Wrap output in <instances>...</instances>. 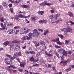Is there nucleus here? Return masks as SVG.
Wrapping results in <instances>:
<instances>
[{
    "label": "nucleus",
    "mask_w": 74,
    "mask_h": 74,
    "mask_svg": "<svg viewBox=\"0 0 74 74\" xmlns=\"http://www.w3.org/2000/svg\"><path fill=\"white\" fill-rule=\"evenodd\" d=\"M14 24L13 23H10L8 25V26H12Z\"/></svg>",
    "instance_id": "nucleus-39"
},
{
    "label": "nucleus",
    "mask_w": 74,
    "mask_h": 74,
    "mask_svg": "<svg viewBox=\"0 0 74 74\" xmlns=\"http://www.w3.org/2000/svg\"><path fill=\"white\" fill-rule=\"evenodd\" d=\"M33 32L32 33H30L29 34V36L31 38H32V36L33 37H37L40 34L39 32H38L37 29H35L33 31Z\"/></svg>",
    "instance_id": "nucleus-1"
},
{
    "label": "nucleus",
    "mask_w": 74,
    "mask_h": 74,
    "mask_svg": "<svg viewBox=\"0 0 74 74\" xmlns=\"http://www.w3.org/2000/svg\"><path fill=\"white\" fill-rule=\"evenodd\" d=\"M18 16L19 18H25V16H24L23 15L21 14H19Z\"/></svg>",
    "instance_id": "nucleus-18"
},
{
    "label": "nucleus",
    "mask_w": 74,
    "mask_h": 74,
    "mask_svg": "<svg viewBox=\"0 0 74 74\" xmlns=\"http://www.w3.org/2000/svg\"><path fill=\"white\" fill-rule=\"evenodd\" d=\"M14 56H22V54H21V51H20L18 52H16V53H14Z\"/></svg>",
    "instance_id": "nucleus-4"
},
{
    "label": "nucleus",
    "mask_w": 74,
    "mask_h": 74,
    "mask_svg": "<svg viewBox=\"0 0 74 74\" xmlns=\"http://www.w3.org/2000/svg\"><path fill=\"white\" fill-rule=\"evenodd\" d=\"M60 32H64L66 33H67V29L66 28H64L60 29Z\"/></svg>",
    "instance_id": "nucleus-7"
},
{
    "label": "nucleus",
    "mask_w": 74,
    "mask_h": 74,
    "mask_svg": "<svg viewBox=\"0 0 74 74\" xmlns=\"http://www.w3.org/2000/svg\"><path fill=\"white\" fill-rule=\"evenodd\" d=\"M3 30H7V27H6V24H4L3 27Z\"/></svg>",
    "instance_id": "nucleus-15"
},
{
    "label": "nucleus",
    "mask_w": 74,
    "mask_h": 74,
    "mask_svg": "<svg viewBox=\"0 0 74 74\" xmlns=\"http://www.w3.org/2000/svg\"><path fill=\"white\" fill-rule=\"evenodd\" d=\"M18 71H19L20 72L22 73L23 71V69L21 68H19L18 69Z\"/></svg>",
    "instance_id": "nucleus-38"
},
{
    "label": "nucleus",
    "mask_w": 74,
    "mask_h": 74,
    "mask_svg": "<svg viewBox=\"0 0 74 74\" xmlns=\"http://www.w3.org/2000/svg\"><path fill=\"white\" fill-rule=\"evenodd\" d=\"M68 15H69L70 16H71V17L73 16V13H72V12H69L68 13Z\"/></svg>",
    "instance_id": "nucleus-28"
},
{
    "label": "nucleus",
    "mask_w": 74,
    "mask_h": 74,
    "mask_svg": "<svg viewBox=\"0 0 74 74\" xmlns=\"http://www.w3.org/2000/svg\"><path fill=\"white\" fill-rule=\"evenodd\" d=\"M64 50V49H58V52H63V51Z\"/></svg>",
    "instance_id": "nucleus-31"
},
{
    "label": "nucleus",
    "mask_w": 74,
    "mask_h": 74,
    "mask_svg": "<svg viewBox=\"0 0 74 74\" xmlns=\"http://www.w3.org/2000/svg\"><path fill=\"white\" fill-rule=\"evenodd\" d=\"M63 56H63V55L60 56V58H61V60H63V59H64L63 58Z\"/></svg>",
    "instance_id": "nucleus-56"
},
{
    "label": "nucleus",
    "mask_w": 74,
    "mask_h": 74,
    "mask_svg": "<svg viewBox=\"0 0 74 74\" xmlns=\"http://www.w3.org/2000/svg\"><path fill=\"white\" fill-rule=\"evenodd\" d=\"M70 32V33H72L73 31H72V29L70 28H68L67 29V32Z\"/></svg>",
    "instance_id": "nucleus-12"
},
{
    "label": "nucleus",
    "mask_w": 74,
    "mask_h": 74,
    "mask_svg": "<svg viewBox=\"0 0 74 74\" xmlns=\"http://www.w3.org/2000/svg\"><path fill=\"white\" fill-rule=\"evenodd\" d=\"M18 14H22V13H23V14H26V13L25 12H23L21 11H20V12H18Z\"/></svg>",
    "instance_id": "nucleus-55"
},
{
    "label": "nucleus",
    "mask_w": 74,
    "mask_h": 74,
    "mask_svg": "<svg viewBox=\"0 0 74 74\" xmlns=\"http://www.w3.org/2000/svg\"><path fill=\"white\" fill-rule=\"evenodd\" d=\"M45 53L46 55H47V56H49L50 57L51 56H53V55H52V54L48 53H47V51H45Z\"/></svg>",
    "instance_id": "nucleus-13"
},
{
    "label": "nucleus",
    "mask_w": 74,
    "mask_h": 74,
    "mask_svg": "<svg viewBox=\"0 0 74 74\" xmlns=\"http://www.w3.org/2000/svg\"><path fill=\"white\" fill-rule=\"evenodd\" d=\"M14 10L13 9V8H10V10L11 11L12 13L13 12V10Z\"/></svg>",
    "instance_id": "nucleus-54"
},
{
    "label": "nucleus",
    "mask_w": 74,
    "mask_h": 74,
    "mask_svg": "<svg viewBox=\"0 0 74 74\" xmlns=\"http://www.w3.org/2000/svg\"><path fill=\"white\" fill-rule=\"evenodd\" d=\"M56 48H60L61 47V46H57V45H56L55 46Z\"/></svg>",
    "instance_id": "nucleus-42"
},
{
    "label": "nucleus",
    "mask_w": 74,
    "mask_h": 74,
    "mask_svg": "<svg viewBox=\"0 0 74 74\" xmlns=\"http://www.w3.org/2000/svg\"><path fill=\"white\" fill-rule=\"evenodd\" d=\"M38 30H39V31H40V32H43V30L40 29H38Z\"/></svg>",
    "instance_id": "nucleus-57"
},
{
    "label": "nucleus",
    "mask_w": 74,
    "mask_h": 74,
    "mask_svg": "<svg viewBox=\"0 0 74 74\" xmlns=\"http://www.w3.org/2000/svg\"><path fill=\"white\" fill-rule=\"evenodd\" d=\"M3 5L4 7H5V8H7V7H8L7 3L6 2H4L3 3Z\"/></svg>",
    "instance_id": "nucleus-17"
},
{
    "label": "nucleus",
    "mask_w": 74,
    "mask_h": 74,
    "mask_svg": "<svg viewBox=\"0 0 74 74\" xmlns=\"http://www.w3.org/2000/svg\"><path fill=\"white\" fill-rule=\"evenodd\" d=\"M71 23L72 25H74V22H73L72 21H69L68 22H66V23Z\"/></svg>",
    "instance_id": "nucleus-27"
},
{
    "label": "nucleus",
    "mask_w": 74,
    "mask_h": 74,
    "mask_svg": "<svg viewBox=\"0 0 74 74\" xmlns=\"http://www.w3.org/2000/svg\"><path fill=\"white\" fill-rule=\"evenodd\" d=\"M25 18H29V17H30V15H28L27 16H25Z\"/></svg>",
    "instance_id": "nucleus-63"
},
{
    "label": "nucleus",
    "mask_w": 74,
    "mask_h": 74,
    "mask_svg": "<svg viewBox=\"0 0 74 74\" xmlns=\"http://www.w3.org/2000/svg\"><path fill=\"white\" fill-rule=\"evenodd\" d=\"M60 15V14H55L54 16L55 20L56 21L58 19V17H59Z\"/></svg>",
    "instance_id": "nucleus-6"
},
{
    "label": "nucleus",
    "mask_w": 74,
    "mask_h": 74,
    "mask_svg": "<svg viewBox=\"0 0 74 74\" xmlns=\"http://www.w3.org/2000/svg\"><path fill=\"white\" fill-rule=\"evenodd\" d=\"M43 23H44L45 24L46 23V22H47V20H45L44 19L43 20Z\"/></svg>",
    "instance_id": "nucleus-58"
},
{
    "label": "nucleus",
    "mask_w": 74,
    "mask_h": 74,
    "mask_svg": "<svg viewBox=\"0 0 74 74\" xmlns=\"http://www.w3.org/2000/svg\"><path fill=\"white\" fill-rule=\"evenodd\" d=\"M55 53L56 54V55L57 56L58 58H59V54H58V53H57L56 52H55Z\"/></svg>",
    "instance_id": "nucleus-47"
},
{
    "label": "nucleus",
    "mask_w": 74,
    "mask_h": 74,
    "mask_svg": "<svg viewBox=\"0 0 74 74\" xmlns=\"http://www.w3.org/2000/svg\"><path fill=\"white\" fill-rule=\"evenodd\" d=\"M22 40H26V36L23 37L22 38Z\"/></svg>",
    "instance_id": "nucleus-43"
},
{
    "label": "nucleus",
    "mask_w": 74,
    "mask_h": 74,
    "mask_svg": "<svg viewBox=\"0 0 74 74\" xmlns=\"http://www.w3.org/2000/svg\"><path fill=\"white\" fill-rule=\"evenodd\" d=\"M18 32H19V30H16V32H15L14 34H18Z\"/></svg>",
    "instance_id": "nucleus-41"
},
{
    "label": "nucleus",
    "mask_w": 74,
    "mask_h": 74,
    "mask_svg": "<svg viewBox=\"0 0 74 74\" xmlns=\"http://www.w3.org/2000/svg\"><path fill=\"white\" fill-rule=\"evenodd\" d=\"M29 31V29H27V27H25L24 28H22L21 29L20 31V34H26V33H27Z\"/></svg>",
    "instance_id": "nucleus-2"
},
{
    "label": "nucleus",
    "mask_w": 74,
    "mask_h": 74,
    "mask_svg": "<svg viewBox=\"0 0 74 74\" xmlns=\"http://www.w3.org/2000/svg\"><path fill=\"white\" fill-rule=\"evenodd\" d=\"M9 43H10V41H6L3 43V45H5V46H7L9 44Z\"/></svg>",
    "instance_id": "nucleus-9"
},
{
    "label": "nucleus",
    "mask_w": 74,
    "mask_h": 74,
    "mask_svg": "<svg viewBox=\"0 0 74 74\" xmlns=\"http://www.w3.org/2000/svg\"><path fill=\"white\" fill-rule=\"evenodd\" d=\"M54 16H53L52 15H51L49 16V18L50 19H52V18H54L55 19V17H53Z\"/></svg>",
    "instance_id": "nucleus-33"
},
{
    "label": "nucleus",
    "mask_w": 74,
    "mask_h": 74,
    "mask_svg": "<svg viewBox=\"0 0 74 74\" xmlns=\"http://www.w3.org/2000/svg\"><path fill=\"white\" fill-rule=\"evenodd\" d=\"M69 40H66L65 41V45H67L68 43H69Z\"/></svg>",
    "instance_id": "nucleus-30"
},
{
    "label": "nucleus",
    "mask_w": 74,
    "mask_h": 74,
    "mask_svg": "<svg viewBox=\"0 0 74 74\" xmlns=\"http://www.w3.org/2000/svg\"><path fill=\"white\" fill-rule=\"evenodd\" d=\"M16 43H17V44H20V41H17V40H16Z\"/></svg>",
    "instance_id": "nucleus-49"
},
{
    "label": "nucleus",
    "mask_w": 74,
    "mask_h": 74,
    "mask_svg": "<svg viewBox=\"0 0 74 74\" xmlns=\"http://www.w3.org/2000/svg\"><path fill=\"white\" fill-rule=\"evenodd\" d=\"M29 6L26 5H24L23 6V7L25 8H29Z\"/></svg>",
    "instance_id": "nucleus-35"
},
{
    "label": "nucleus",
    "mask_w": 74,
    "mask_h": 74,
    "mask_svg": "<svg viewBox=\"0 0 74 74\" xmlns=\"http://www.w3.org/2000/svg\"><path fill=\"white\" fill-rule=\"evenodd\" d=\"M33 42L35 44V45L36 47H38V46H39V45H40L39 43H38V44H37V42L36 41H34Z\"/></svg>",
    "instance_id": "nucleus-20"
},
{
    "label": "nucleus",
    "mask_w": 74,
    "mask_h": 74,
    "mask_svg": "<svg viewBox=\"0 0 74 74\" xmlns=\"http://www.w3.org/2000/svg\"><path fill=\"white\" fill-rule=\"evenodd\" d=\"M19 16H18V15H17L15 17V19H16V21H19V20H18L19 19Z\"/></svg>",
    "instance_id": "nucleus-25"
},
{
    "label": "nucleus",
    "mask_w": 74,
    "mask_h": 74,
    "mask_svg": "<svg viewBox=\"0 0 74 74\" xmlns=\"http://www.w3.org/2000/svg\"><path fill=\"white\" fill-rule=\"evenodd\" d=\"M63 54L66 56H67V52L66 51L64 50L62 51Z\"/></svg>",
    "instance_id": "nucleus-8"
},
{
    "label": "nucleus",
    "mask_w": 74,
    "mask_h": 74,
    "mask_svg": "<svg viewBox=\"0 0 74 74\" xmlns=\"http://www.w3.org/2000/svg\"><path fill=\"white\" fill-rule=\"evenodd\" d=\"M20 1H21V0H16V1H14V3H15V4L18 5Z\"/></svg>",
    "instance_id": "nucleus-14"
},
{
    "label": "nucleus",
    "mask_w": 74,
    "mask_h": 74,
    "mask_svg": "<svg viewBox=\"0 0 74 74\" xmlns=\"http://www.w3.org/2000/svg\"><path fill=\"white\" fill-rule=\"evenodd\" d=\"M15 48L16 51H19L20 49V47L19 46L17 45L16 46Z\"/></svg>",
    "instance_id": "nucleus-19"
},
{
    "label": "nucleus",
    "mask_w": 74,
    "mask_h": 74,
    "mask_svg": "<svg viewBox=\"0 0 74 74\" xmlns=\"http://www.w3.org/2000/svg\"><path fill=\"white\" fill-rule=\"evenodd\" d=\"M5 62L7 63V64L11 65L12 64V62L10 59L8 58H5L4 59Z\"/></svg>",
    "instance_id": "nucleus-3"
},
{
    "label": "nucleus",
    "mask_w": 74,
    "mask_h": 74,
    "mask_svg": "<svg viewBox=\"0 0 74 74\" xmlns=\"http://www.w3.org/2000/svg\"><path fill=\"white\" fill-rule=\"evenodd\" d=\"M19 26H16V27H14V29H18L19 28Z\"/></svg>",
    "instance_id": "nucleus-46"
},
{
    "label": "nucleus",
    "mask_w": 74,
    "mask_h": 74,
    "mask_svg": "<svg viewBox=\"0 0 74 74\" xmlns=\"http://www.w3.org/2000/svg\"><path fill=\"white\" fill-rule=\"evenodd\" d=\"M45 5H48V6H49V5H52V4L47 3L45 1Z\"/></svg>",
    "instance_id": "nucleus-16"
},
{
    "label": "nucleus",
    "mask_w": 74,
    "mask_h": 74,
    "mask_svg": "<svg viewBox=\"0 0 74 74\" xmlns=\"http://www.w3.org/2000/svg\"><path fill=\"white\" fill-rule=\"evenodd\" d=\"M56 41H59V38H57L56 39Z\"/></svg>",
    "instance_id": "nucleus-51"
},
{
    "label": "nucleus",
    "mask_w": 74,
    "mask_h": 74,
    "mask_svg": "<svg viewBox=\"0 0 74 74\" xmlns=\"http://www.w3.org/2000/svg\"><path fill=\"white\" fill-rule=\"evenodd\" d=\"M40 55V53H38L36 55V56H37V57H38V56H39Z\"/></svg>",
    "instance_id": "nucleus-59"
},
{
    "label": "nucleus",
    "mask_w": 74,
    "mask_h": 74,
    "mask_svg": "<svg viewBox=\"0 0 74 74\" xmlns=\"http://www.w3.org/2000/svg\"><path fill=\"white\" fill-rule=\"evenodd\" d=\"M11 43L12 44H14V43H16V40H14L11 42Z\"/></svg>",
    "instance_id": "nucleus-48"
},
{
    "label": "nucleus",
    "mask_w": 74,
    "mask_h": 74,
    "mask_svg": "<svg viewBox=\"0 0 74 74\" xmlns=\"http://www.w3.org/2000/svg\"><path fill=\"white\" fill-rule=\"evenodd\" d=\"M26 37L27 40H30V39L31 38L30 37H28L27 36H26Z\"/></svg>",
    "instance_id": "nucleus-32"
},
{
    "label": "nucleus",
    "mask_w": 74,
    "mask_h": 74,
    "mask_svg": "<svg viewBox=\"0 0 74 74\" xmlns=\"http://www.w3.org/2000/svg\"><path fill=\"white\" fill-rule=\"evenodd\" d=\"M34 58L33 57H31L29 59V61H30V62H34Z\"/></svg>",
    "instance_id": "nucleus-26"
},
{
    "label": "nucleus",
    "mask_w": 74,
    "mask_h": 74,
    "mask_svg": "<svg viewBox=\"0 0 74 74\" xmlns=\"http://www.w3.org/2000/svg\"><path fill=\"white\" fill-rule=\"evenodd\" d=\"M38 58H36L35 60H34V63H36V62H38Z\"/></svg>",
    "instance_id": "nucleus-40"
},
{
    "label": "nucleus",
    "mask_w": 74,
    "mask_h": 74,
    "mask_svg": "<svg viewBox=\"0 0 74 74\" xmlns=\"http://www.w3.org/2000/svg\"><path fill=\"white\" fill-rule=\"evenodd\" d=\"M7 32L8 34H13V33H15V30L14 29H10Z\"/></svg>",
    "instance_id": "nucleus-5"
},
{
    "label": "nucleus",
    "mask_w": 74,
    "mask_h": 74,
    "mask_svg": "<svg viewBox=\"0 0 74 74\" xmlns=\"http://www.w3.org/2000/svg\"><path fill=\"white\" fill-rule=\"evenodd\" d=\"M63 64H64V65L67 64V62L66 61H64L63 62Z\"/></svg>",
    "instance_id": "nucleus-44"
},
{
    "label": "nucleus",
    "mask_w": 74,
    "mask_h": 74,
    "mask_svg": "<svg viewBox=\"0 0 74 74\" xmlns=\"http://www.w3.org/2000/svg\"><path fill=\"white\" fill-rule=\"evenodd\" d=\"M25 52L26 54H29V53H30V52H29V51H25Z\"/></svg>",
    "instance_id": "nucleus-50"
},
{
    "label": "nucleus",
    "mask_w": 74,
    "mask_h": 74,
    "mask_svg": "<svg viewBox=\"0 0 74 74\" xmlns=\"http://www.w3.org/2000/svg\"><path fill=\"white\" fill-rule=\"evenodd\" d=\"M20 66L22 67V68H24L25 67V65H20Z\"/></svg>",
    "instance_id": "nucleus-60"
},
{
    "label": "nucleus",
    "mask_w": 74,
    "mask_h": 74,
    "mask_svg": "<svg viewBox=\"0 0 74 74\" xmlns=\"http://www.w3.org/2000/svg\"><path fill=\"white\" fill-rule=\"evenodd\" d=\"M43 21H44L43 20H40L38 22L39 23H43Z\"/></svg>",
    "instance_id": "nucleus-53"
},
{
    "label": "nucleus",
    "mask_w": 74,
    "mask_h": 74,
    "mask_svg": "<svg viewBox=\"0 0 74 74\" xmlns=\"http://www.w3.org/2000/svg\"><path fill=\"white\" fill-rule=\"evenodd\" d=\"M5 55L7 57H8V58H10V59H12V57L11 56V55L8 54H6Z\"/></svg>",
    "instance_id": "nucleus-22"
},
{
    "label": "nucleus",
    "mask_w": 74,
    "mask_h": 74,
    "mask_svg": "<svg viewBox=\"0 0 74 74\" xmlns=\"http://www.w3.org/2000/svg\"><path fill=\"white\" fill-rule=\"evenodd\" d=\"M44 32L43 34L44 36H45L46 35L47 33H48L49 32V30H48V29H47L46 30H44Z\"/></svg>",
    "instance_id": "nucleus-11"
},
{
    "label": "nucleus",
    "mask_w": 74,
    "mask_h": 74,
    "mask_svg": "<svg viewBox=\"0 0 74 74\" xmlns=\"http://www.w3.org/2000/svg\"><path fill=\"white\" fill-rule=\"evenodd\" d=\"M40 44L43 45H45V42L43 41H40Z\"/></svg>",
    "instance_id": "nucleus-34"
},
{
    "label": "nucleus",
    "mask_w": 74,
    "mask_h": 74,
    "mask_svg": "<svg viewBox=\"0 0 74 74\" xmlns=\"http://www.w3.org/2000/svg\"><path fill=\"white\" fill-rule=\"evenodd\" d=\"M62 73L61 72H60L59 73H57L56 74H62Z\"/></svg>",
    "instance_id": "nucleus-64"
},
{
    "label": "nucleus",
    "mask_w": 74,
    "mask_h": 74,
    "mask_svg": "<svg viewBox=\"0 0 74 74\" xmlns=\"http://www.w3.org/2000/svg\"><path fill=\"white\" fill-rule=\"evenodd\" d=\"M58 36L59 37H60V38H61V39H63L64 38V37H63V36L62 35L58 34Z\"/></svg>",
    "instance_id": "nucleus-23"
},
{
    "label": "nucleus",
    "mask_w": 74,
    "mask_h": 74,
    "mask_svg": "<svg viewBox=\"0 0 74 74\" xmlns=\"http://www.w3.org/2000/svg\"><path fill=\"white\" fill-rule=\"evenodd\" d=\"M71 67L69 68L68 69H66L65 70V71L66 72H69L71 70Z\"/></svg>",
    "instance_id": "nucleus-21"
},
{
    "label": "nucleus",
    "mask_w": 74,
    "mask_h": 74,
    "mask_svg": "<svg viewBox=\"0 0 74 74\" xmlns=\"http://www.w3.org/2000/svg\"><path fill=\"white\" fill-rule=\"evenodd\" d=\"M40 6H45V2H44L40 4Z\"/></svg>",
    "instance_id": "nucleus-29"
},
{
    "label": "nucleus",
    "mask_w": 74,
    "mask_h": 74,
    "mask_svg": "<svg viewBox=\"0 0 74 74\" xmlns=\"http://www.w3.org/2000/svg\"><path fill=\"white\" fill-rule=\"evenodd\" d=\"M56 43L60 45H62L63 44V42H60V41H58V42H56Z\"/></svg>",
    "instance_id": "nucleus-24"
},
{
    "label": "nucleus",
    "mask_w": 74,
    "mask_h": 74,
    "mask_svg": "<svg viewBox=\"0 0 74 74\" xmlns=\"http://www.w3.org/2000/svg\"><path fill=\"white\" fill-rule=\"evenodd\" d=\"M8 67L10 68V69H12V65H11L10 66H8Z\"/></svg>",
    "instance_id": "nucleus-52"
},
{
    "label": "nucleus",
    "mask_w": 74,
    "mask_h": 74,
    "mask_svg": "<svg viewBox=\"0 0 74 74\" xmlns=\"http://www.w3.org/2000/svg\"><path fill=\"white\" fill-rule=\"evenodd\" d=\"M7 20H3V22L5 23H7Z\"/></svg>",
    "instance_id": "nucleus-61"
},
{
    "label": "nucleus",
    "mask_w": 74,
    "mask_h": 74,
    "mask_svg": "<svg viewBox=\"0 0 74 74\" xmlns=\"http://www.w3.org/2000/svg\"><path fill=\"white\" fill-rule=\"evenodd\" d=\"M68 53L69 54H70V55H71V51H68Z\"/></svg>",
    "instance_id": "nucleus-62"
},
{
    "label": "nucleus",
    "mask_w": 74,
    "mask_h": 74,
    "mask_svg": "<svg viewBox=\"0 0 74 74\" xmlns=\"http://www.w3.org/2000/svg\"><path fill=\"white\" fill-rule=\"evenodd\" d=\"M29 53H31L32 55H34L35 54V52L33 51H31L29 52Z\"/></svg>",
    "instance_id": "nucleus-36"
},
{
    "label": "nucleus",
    "mask_w": 74,
    "mask_h": 74,
    "mask_svg": "<svg viewBox=\"0 0 74 74\" xmlns=\"http://www.w3.org/2000/svg\"><path fill=\"white\" fill-rule=\"evenodd\" d=\"M31 19L32 20V21H36V17H32L31 18Z\"/></svg>",
    "instance_id": "nucleus-37"
},
{
    "label": "nucleus",
    "mask_w": 74,
    "mask_h": 74,
    "mask_svg": "<svg viewBox=\"0 0 74 74\" xmlns=\"http://www.w3.org/2000/svg\"><path fill=\"white\" fill-rule=\"evenodd\" d=\"M38 14H39L40 15H42L44 13V11H39L37 12Z\"/></svg>",
    "instance_id": "nucleus-10"
},
{
    "label": "nucleus",
    "mask_w": 74,
    "mask_h": 74,
    "mask_svg": "<svg viewBox=\"0 0 74 74\" xmlns=\"http://www.w3.org/2000/svg\"><path fill=\"white\" fill-rule=\"evenodd\" d=\"M16 60H18V62H19V63H21V61H20V60H19V59L18 58H16Z\"/></svg>",
    "instance_id": "nucleus-45"
}]
</instances>
